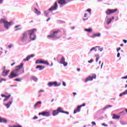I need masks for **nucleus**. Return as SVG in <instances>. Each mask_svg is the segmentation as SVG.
I'll return each instance as SVG.
<instances>
[{
    "label": "nucleus",
    "mask_w": 127,
    "mask_h": 127,
    "mask_svg": "<svg viewBox=\"0 0 127 127\" xmlns=\"http://www.w3.org/2000/svg\"><path fill=\"white\" fill-rule=\"evenodd\" d=\"M83 17H87V13L84 14Z\"/></svg>",
    "instance_id": "nucleus-64"
},
{
    "label": "nucleus",
    "mask_w": 127,
    "mask_h": 127,
    "mask_svg": "<svg viewBox=\"0 0 127 127\" xmlns=\"http://www.w3.org/2000/svg\"><path fill=\"white\" fill-rule=\"evenodd\" d=\"M120 118H121V116L113 114L112 119H113L114 120H119Z\"/></svg>",
    "instance_id": "nucleus-17"
},
{
    "label": "nucleus",
    "mask_w": 127,
    "mask_h": 127,
    "mask_svg": "<svg viewBox=\"0 0 127 127\" xmlns=\"http://www.w3.org/2000/svg\"><path fill=\"white\" fill-rule=\"evenodd\" d=\"M48 87H52V86H55V87H59L60 86H61V83L60 82L57 83V81L49 82L48 84Z\"/></svg>",
    "instance_id": "nucleus-6"
},
{
    "label": "nucleus",
    "mask_w": 127,
    "mask_h": 127,
    "mask_svg": "<svg viewBox=\"0 0 127 127\" xmlns=\"http://www.w3.org/2000/svg\"><path fill=\"white\" fill-rule=\"evenodd\" d=\"M95 49H96V48L93 47L92 49H90V52H92V51H93V50H95Z\"/></svg>",
    "instance_id": "nucleus-43"
},
{
    "label": "nucleus",
    "mask_w": 127,
    "mask_h": 127,
    "mask_svg": "<svg viewBox=\"0 0 127 127\" xmlns=\"http://www.w3.org/2000/svg\"><path fill=\"white\" fill-rule=\"evenodd\" d=\"M44 15L45 16H46V17H48V15L49 14V12L47 11H45L44 12Z\"/></svg>",
    "instance_id": "nucleus-26"
},
{
    "label": "nucleus",
    "mask_w": 127,
    "mask_h": 127,
    "mask_svg": "<svg viewBox=\"0 0 127 127\" xmlns=\"http://www.w3.org/2000/svg\"><path fill=\"white\" fill-rule=\"evenodd\" d=\"M57 111H58L59 114V113H62L63 114H66V115H69V112L62 110V108L61 107L58 108Z\"/></svg>",
    "instance_id": "nucleus-12"
},
{
    "label": "nucleus",
    "mask_w": 127,
    "mask_h": 127,
    "mask_svg": "<svg viewBox=\"0 0 127 127\" xmlns=\"http://www.w3.org/2000/svg\"><path fill=\"white\" fill-rule=\"evenodd\" d=\"M92 62H94V60L92 59L90 61H88V63H89L90 64H91V63H92Z\"/></svg>",
    "instance_id": "nucleus-32"
},
{
    "label": "nucleus",
    "mask_w": 127,
    "mask_h": 127,
    "mask_svg": "<svg viewBox=\"0 0 127 127\" xmlns=\"http://www.w3.org/2000/svg\"><path fill=\"white\" fill-rule=\"evenodd\" d=\"M84 31L88 32L89 33H91V32L93 31V29H92L91 28H89L88 29L85 28L84 29Z\"/></svg>",
    "instance_id": "nucleus-21"
},
{
    "label": "nucleus",
    "mask_w": 127,
    "mask_h": 127,
    "mask_svg": "<svg viewBox=\"0 0 127 127\" xmlns=\"http://www.w3.org/2000/svg\"><path fill=\"white\" fill-rule=\"evenodd\" d=\"M0 123H4V124H6L7 123V121L0 117Z\"/></svg>",
    "instance_id": "nucleus-20"
},
{
    "label": "nucleus",
    "mask_w": 127,
    "mask_h": 127,
    "mask_svg": "<svg viewBox=\"0 0 127 127\" xmlns=\"http://www.w3.org/2000/svg\"><path fill=\"white\" fill-rule=\"evenodd\" d=\"M35 55H31L30 56H29L30 58H32V57H34Z\"/></svg>",
    "instance_id": "nucleus-45"
},
{
    "label": "nucleus",
    "mask_w": 127,
    "mask_h": 127,
    "mask_svg": "<svg viewBox=\"0 0 127 127\" xmlns=\"http://www.w3.org/2000/svg\"><path fill=\"white\" fill-rule=\"evenodd\" d=\"M14 81H16L17 82H21V78H16L14 79Z\"/></svg>",
    "instance_id": "nucleus-30"
},
{
    "label": "nucleus",
    "mask_w": 127,
    "mask_h": 127,
    "mask_svg": "<svg viewBox=\"0 0 127 127\" xmlns=\"http://www.w3.org/2000/svg\"><path fill=\"white\" fill-rule=\"evenodd\" d=\"M123 42H124V43H127V40H123Z\"/></svg>",
    "instance_id": "nucleus-61"
},
{
    "label": "nucleus",
    "mask_w": 127,
    "mask_h": 127,
    "mask_svg": "<svg viewBox=\"0 0 127 127\" xmlns=\"http://www.w3.org/2000/svg\"><path fill=\"white\" fill-rule=\"evenodd\" d=\"M60 63V64H63L64 66V67H66V66H67V65H68V63L65 62V58H64V57L62 58Z\"/></svg>",
    "instance_id": "nucleus-11"
},
{
    "label": "nucleus",
    "mask_w": 127,
    "mask_h": 127,
    "mask_svg": "<svg viewBox=\"0 0 127 127\" xmlns=\"http://www.w3.org/2000/svg\"><path fill=\"white\" fill-rule=\"evenodd\" d=\"M43 64H46V65H47L48 66L49 65V63H48V62L47 61H43Z\"/></svg>",
    "instance_id": "nucleus-29"
},
{
    "label": "nucleus",
    "mask_w": 127,
    "mask_h": 127,
    "mask_svg": "<svg viewBox=\"0 0 127 127\" xmlns=\"http://www.w3.org/2000/svg\"><path fill=\"white\" fill-rule=\"evenodd\" d=\"M59 32H60V30L54 31H53V33L48 35L47 37L50 38H58L57 35H58V33H59Z\"/></svg>",
    "instance_id": "nucleus-5"
},
{
    "label": "nucleus",
    "mask_w": 127,
    "mask_h": 127,
    "mask_svg": "<svg viewBox=\"0 0 127 127\" xmlns=\"http://www.w3.org/2000/svg\"><path fill=\"white\" fill-rule=\"evenodd\" d=\"M57 9H58V4H57V1H56L54 5L50 8L48 10L49 11H53V10H57Z\"/></svg>",
    "instance_id": "nucleus-7"
},
{
    "label": "nucleus",
    "mask_w": 127,
    "mask_h": 127,
    "mask_svg": "<svg viewBox=\"0 0 127 127\" xmlns=\"http://www.w3.org/2000/svg\"><path fill=\"white\" fill-rule=\"evenodd\" d=\"M81 108L78 106H77V108L75 110H74V112L73 114H76V113H79V112H80V111H81Z\"/></svg>",
    "instance_id": "nucleus-19"
},
{
    "label": "nucleus",
    "mask_w": 127,
    "mask_h": 127,
    "mask_svg": "<svg viewBox=\"0 0 127 127\" xmlns=\"http://www.w3.org/2000/svg\"><path fill=\"white\" fill-rule=\"evenodd\" d=\"M37 119H38L37 116H35L34 118H33V120H37Z\"/></svg>",
    "instance_id": "nucleus-44"
},
{
    "label": "nucleus",
    "mask_w": 127,
    "mask_h": 127,
    "mask_svg": "<svg viewBox=\"0 0 127 127\" xmlns=\"http://www.w3.org/2000/svg\"><path fill=\"white\" fill-rule=\"evenodd\" d=\"M120 124L122 125V126H125V125H127V123L125 122H120Z\"/></svg>",
    "instance_id": "nucleus-33"
},
{
    "label": "nucleus",
    "mask_w": 127,
    "mask_h": 127,
    "mask_svg": "<svg viewBox=\"0 0 127 127\" xmlns=\"http://www.w3.org/2000/svg\"><path fill=\"white\" fill-rule=\"evenodd\" d=\"M120 56H121V54L120 53H118L117 54V57H118V58H119V57H120Z\"/></svg>",
    "instance_id": "nucleus-47"
},
{
    "label": "nucleus",
    "mask_w": 127,
    "mask_h": 127,
    "mask_svg": "<svg viewBox=\"0 0 127 127\" xmlns=\"http://www.w3.org/2000/svg\"><path fill=\"white\" fill-rule=\"evenodd\" d=\"M106 18L107 19V24H110L111 23V22H112V18H108V16H106Z\"/></svg>",
    "instance_id": "nucleus-23"
},
{
    "label": "nucleus",
    "mask_w": 127,
    "mask_h": 127,
    "mask_svg": "<svg viewBox=\"0 0 127 127\" xmlns=\"http://www.w3.org/2000/svg\"><path fill=\"white\" fill-rule=\"evenodd\" d=\"M22 67H23V63H21L20 65L16 66L17 69H14L10 72V74L8 75V78H9V79H13V78H15V77H17L19 75V73H18L19 70Z\"/></svg>",
    "instance_id": "nucleus-1"
},
{
    "label": "nucleus",
    "mask_w": 127,
    "mask_h": 127,
    "mask_svg": "<svg viewBox=\"0 0 127 127\" xmlns=\"http://www.w3.org/2000/svg\"><path fill=\"white\" fill-rule=\"evenodd\" d=\"M2 71H4V70H7V69H5V66H3V67L2 68Z\"/></svg>",
    "instance_id": "nucleus-55"
},
{
    "label": "nucleus",
    "mask_w": 127,
    "mask_h": 127,
    "mask_svg": "<svg viewBox=\"0 0 127 127\" xmlns=\"http://www.w3.org/2000/svg\"><path fill=\"white\" fill-rule=\"evenodd\" d=\"M34 108L35 109H37V104L36 103L35 105H34Z\"/></svg>",
    "instance_id": "nucleus-49"
},
{
    "label": "nucleus",
    "mask_w": 127,
    "mask_h": 127,
    "mask_svg": "<svg viewBox=\"0 0 127 127\" xmlns=\"http://www.w3.org/2000/svg\"><path fill=\"white\" fill-rule=\"evenodd\" d=\"M0 23H4V26L6 29H8L9 26L12 25V22H8L5 19H1L0 20Z\"/></svg>",
    "instance_id": "nucleus-3"
},
{
    "label": "nucleus",
    "mask_w": 127,
    "mask_h": 127,
    "mask_svg": "<svg viewBox=\"0 0 127 127\" xmlns=\"http://www.w3.org/2000/svg\"><path fill=\"white\" fill-rule=\"evenodd\" d=\"M102 126H104V127H108V125H106L105 123L102 124Z\"/></svg>",
    "instance_id": "nucleus-60"
},
{
    "label": "nucleus",
    "mask_w": 127,
    "mask_h": 127,
    "mask_svg": "<svg viewBox=\"0 0 127 127\" xmlns=\"http://www.w3.org/2000/svg\"><path fill=\"white\" fill-rule=\"evenodd\" d=\"M36 30V29L28 30L30 40H35L36 39V35L34 33Z\"/></svg>",
    "instance_id": "nucleus-2"
},
{
    "label": "nucleus",
    "mask_w": 127,
    "mask_h": 127,
    "mask_svg": "<svg viewBox=\"0 0 127 127\" xmlns=\"http://www.w3.org/2000/svg\"><path fill=\"white\" fill-rule=\"evenodd\" d=\"M1 81H6V79H4V78H1Z\"/></svg>",
    "instance_id": "nucleus-62"
},
{
    "label": "nucleus",
    "mask_w": 127,
    "mask_h": 127,
    "mask_svg": "<svg viewBox=\"0 0 127 127\" xmlns=\"http://www.w3.org/2000/svg\"><path fill=\"white\" fill-rule=\"evenodd\" d=\"M109 124H110V125H114V122H113V121H110V122H109Z\"/></svg>",
    "instance_id": "nucleus-52"
},
{
    "label": "nucleus",
    "mask_w": 127,
    "mask_h": 127,
    "mask_svg": "<svg viewBox=\"0 0 127 127\" xmlns=\"http://www.w3.org/2000/svg\"><path fill=\"white\" fill-rule=\"evenodd\" d=\"M95 57H97V58H100V55H95Z\"/></svg>",
    "instance_id": "nucleus-54"
},
{
    "label": "nucleus",
    "mask_w": 127,
    "mask_h": 127,
    "mask_svg": "<svg viewBox=\"0 0 127 127\" xmlns=\"http://www.w3.org/2000/svg\"><path fill=\"white\" fill-rule=\"evenodd\" d=\"M120 114H122V115L125 116V115H126V112H125V111H122V112H120Z\"/></svg>",
    "instance_id": "nucleus-39"
},
{
    "label": "nucleus",
    "mask_w": 127,
    "mask_h": 127,
    "mask_svg": "<svg viewBox=\"0 0 127 127\" xmlns=\"http://www.w3.org/2000/svg\"><path fill=\"white\" fill-rule=\"evenodd\" d=\"M30 59V57L29 56L27 57V58L24 59V61H28Z\"/></svg>",
    "instance_id": "nucleus-31"
},
{
    "label": "nucleus",
    "mask_w": 127,
    "mask_h": 127,
    "mask_svg": "<svg viewBox=\"0 0 127 127\" xmlns=\"http://www.w3.org/2000/svg\"><path fill=\"white\" fill-rule=\"evenodd\" d=\"M124 95H127V90L124 92Z\"/></svg>",
    "instance_id": "nucleus-53"
},
{
    "label": "nucleus",
    "mask_w": 127,
    "mask_h": 127,
    "mask_svg": "<svg viewBox=\"0 0 127 127\" xmlns=\"http://www.w3.org/2000/svg\"><path fill=\"white\" fill-rule=\"evenodd\" d=\"M63 85H64V87H66V83L64 81H63Z\"/></svg>",
    "instance_id": "nucleus-40"
},
{
    "label": "nucleus",
    "mask_w": 127,
    "mask_h": 127,
    "mask_svg": "<svg viewBox=\"0 0 127 127\" xmlns=\"http://www.w3.org/2000/svg\"><path fill=\"white\" fill-rule=\"evenodd\" d=\"M5 98L4 99V102H5V101H7V100H8L9 99L7 96H6Z\"/></svg>",
    "instance_id": "nucleus-37"
},
{
    "label": "nucleus",
    "mask_w": 127,
    "mask_h": 127,
    "mask_svg": "<svg viewBox=\"0 0 127 127\" xmlns=\"http://www.w3.org/2000/svg\"><path fill=\"white\" fill-rule=\"evenodd\" d=\"M120 50H121V47H119V48H118V49H117V52H119V51H120Z\"/></svg>",
    "instance_id": "nucleus-58"
},
{
    "label": "nucleus",
    "mask_w": 127,
    "mask_h": 127,
    "mask_svg": "<svg viewBox=\"0 0 127 127\" xmlns=\"http://www.w3.org/2000/svg\"><path fill=\"white\" fill-rule=\"evenodd\" d=\"M43 116V112H42V113H39V116Z\"/></svg>",
    "instance_id": "nucleus-50"
},
{
    "label": "nucleus",
    "mask_w": 127,
    "mask_h": 127,
    "mask_svg": "<svg viewBox=\"0 0 127 127\" xmlns=\"http://www.w3.org/2000/svg\"><path fill=\"white\" fill-rule=\"evenodd\" d=\"M96 77H97L96 74H95L94 76H89L88 77H87L85 79V82L87 83V82H88V81H92L93 79H96Z\"/></svg>",
    "instance_id": "nucleus-10"
},
{
    "label": "nucleus",
    "mask_w": 127,
    "mask_h": 127,
    "mask_svg": "<svg viewBox=\"0 0 127 127\" xmlns=\"http://www.w3.org/2000/svg\"><path fill=\"white\" fill-rule=\"evenodd\" d=\"M43 115L44 117H50V113L49 112H43Z\"/></svg>",
    "instance_id": "nucleus-18"
},
{
    "label": "nucleus",
    "mask_w": 127,
    "mask_h": 127,
    "mask_svg": "<svg viewBox=\"0 0 127 127\" xmlns=\"http://www.w3.org/2000/svg\"><path fill=\"white\" fill-rule=\"evenodd\" d=\"M98 50H100V51L101 52H102V51H103V50H104V49H103L102 48H101L99 49Z\"/></svg>",
    "instance_id": "nucleus-46"
},
{
    "label": "nucleus",
    "mask_w": 127,
    "mask_h": 127,
    "mask_svg": "<svg viewBox=\"0 0 127 127\" xmlns=\"http://www.w3.org/2000/svg\"><path fill=\"white\" fill-rule=\"evenodd\" d=\"M86 106V104L83 103L82 105L79 106L80 108H82V107H85Z\"/></svg>",
    "instance_id": "nucleus-36"
},
{
    "label": "nucleus",
    "mask_w": 127,
    "mask_h": 127,
    "mask_svg": "<svg viewBox=\"0 0 127 127\" xmlns=\"http://www.w3.org/2000/svg\"><path fill=\"white\" fill-rule=\"evenodd\" d=\"M58 3L60 5V7H62L64 5L67 4L68 2H66V0H58Z\"/></svg>",
    "instance_id": "nucleus-8"
},
{
    "label": "nucleus",
    "mask_w": 127,
    "mask_h": 127,
    "mask_svg": "<svg viewBox=\"0 0 127 127\" xmlns=\"http://www.w3.org/2000/svg\"><path fill=\"white\" fill-rule=\"evenodd\" d=\"M104 65V63H102L101 65V69H102L103 68V65Z\"/></svg>",
    "instance_id": "nucleus-57"
},
{
    "label": "nucleus",
    "mask_w": 127,
    "mask_h": 127,
    "mask_svg": "<svg viewBox=\"0 0 127 127\" xmlns=\"http://www.w3.org/2000/svg\"><path fill=\"white\" fill-rule=\"evenodd\" d=\"M35 10V13H36L38 15H40L41 12L40 11H38V10L36 8H34Z\"/></svg>",
    "instance_id": "nucleus-22"
},
{
    "label": "nucleus",
    "mask_w": 127,
    "mask_h": 127,
    "mask_svg": "<svg viewBox=\"0 0 127 127\" xmlns=\"http://www.w3.org/2000/svg\"><path fill=\"white\" fill-rule=\"evenodd\" d=\"M10 87H17V85H11Z\"/></svg>",
    "instance_id": "nucleus-56"
},
{
    "label": "nucleus",
    "mask_w": 127,
    "mask_h": 127,
    "mask_svg": "<svg viewBox=\"0 0 127 127\" xmlns=\"http://www.w3.org/2000/svg\"><path fill=\"white\" fill-rule=\"evenodd\" d=\"M42 104V102H41V101H38V102H37V103H36V104L37 105H38V104Z\"/></svg>",
    "instance_id": "nucleus-41"
},
{
    "label": "nucleus",
    "mask_w": 127,
    "mask_h": 127,
    "mask_svg": "<svg viewBox=\"0 0 127 127\" xmlns=\"http://www.w3.org/2000/svg\"><path fill=\"white\" fill-rule=\"evenodd\" d=\"M8 48H9V49H10V48H11L12 47V45H9V46H8Z\"/></svg>",
    "instance_id": "nucleus-51"
},
{
    "label": "nucleus",
    "mask_w": 127,
    "mask_h": 127,
    "mask_svg": "<svg viewBox=\"0 0 127 127\" xmlns=\"http://www.w3.org/2000/svg\"><path fill=\"white\" fill-rule=\"evenodd\" d=\"M11 127H22L20 126V125H14L13 126H11Z\"/></svg>",
    "instance_id": "nucleus-35"
},
{
    "label": "nucleus",
    "mask_w": 127,
    "mask_h": 127,
    "mask_svg": "<svg viewBox=\"0 0 127 127\" xmlns=\"http://www.w3.org/2000/svg\"><path fill=\"white\" fill-rule=\"evenodd\" d=\"M101 36V33H98L97 34H94L92 36H91L92 38H96V37H100Z\"/></svg>",
    "instance_id": "nucleus-14"
},
{
    "label": "nucleus",
    "mask_w": 127,
    "mask_h": 127,
    "mask_svg": "<svg viewBox=\"0 0 127 127\" xmlns=\"http://www.w3.org/2000/svg\"><path fill=\"white\" fill-rule=\"evenodd\" d=\"M28 35L29 33L28 31H26L22 33V36L21 37V41L22 42H26L28 40Z\"/></svg>",
    "instance_id": "nucleus-4"
},
{
    "label": "nucleus",
    "mask_w": 127,
    "mask_h": 127,
    "mask_svg": "<svg viewBox=\"0 0 127 127\" xmlns=\"http://www.w3.org/2000/svg\"><path fill=\"white\" fill-rule=\"evenodd\" d=\"M32 80H33V81H34L35 82H37V81L38 80V79L36 77L34 76H32Z\"/></svg>",
    "instance_id": "nucleus-27"
},
{
    "label": "nucleus",
    "mask_w": 127,
    "mask_h": 127,
    "mask_svg": "<svg viewBox=\"0 0 127 127\" xmlns=\"http://www.w3.org/2000/svg\"><path fill=\"white\" fill-rule=\"evenodd\" d=\"M45 68V66L43 65H37L36 67V69H39L40 71H41V70H43Z\"/></svg>",
    "instance_id": "nucleus-16"
},
{
    "label": "nucleus",
    "mask_w": 127,
    "mask_h": 127,
    "mask_svg": "<svg viewBox=\"0 0 127 127\" xmlns=\"http://www.w3.org/2000/svg\"><path fill=\"white\" fill-rule=\"evenodd\" d=\"M41 92H44V90H40L39 91V93H41Z\"/></svg>",
    "instance_id": "nucleus-63"
},
{
    "label": "nucleus",
    "mask_w": 127,
    "mask_h": 127,
    "mask_svg": "<svg viewBox=\"0 0 127 127\" xmlns=\"http://www.w3.org/2000/svg\"><path fill=\"white\" fill-rule=\"evenodd\" d=\"M58 114H59V113L58 112V110H54L53 112V116L54 117H55V116H57V115H58Z\"/></svg>",
    "instance_id": "nucleus-24"
},
{
    "label": "nucleus",
    "mask_w": 127,
    "mask_h": 127,
    "mask_svg": "<svg viewBox=\"0 0 127 127\" xmlns=\"http://www.w3.org/2000/svg\"><path fill=\"white\" fill-rule=\"evenodd\" d=\"M86 11H87L88 12H89V13H91L92 10L90 8H89L86 10Z\"/></svg>",
    "instance_id": "nucleus-34"
},
{
    "label": "nucleus",
    "mask_w": 127,
    "mask_h": 127,
    "mask_svg": "<svg viewBox=\"0 0 127 127\" xmlns=\"http://www.w3.org/2000/svg\"><path fill=\"white\" fill-rule=\"evenodd\" d=\"M8 73H9V70H2L1 75L3 77H6V76H7V75H8Z\"/></svg>",
    "instance_id": "nucleus-13"
},
{
    "label": "nucleus",
    "mask_w": 127,
    "mask_h": 127,
    "mask_svg": "<svg viewBox=\"0 0 127 127\" xmlns=\"http://www.w3.org/2000/svg\"><path fill=\"white\" fill-rule=\"evenodd\" d=\"M91 124L92 125V126H96V123L95 122H92L91 123Z\"/></svg>",
    "instance_id": "nucleus-42"
},
{
    "label": "nucleus",
    "mask_w": 127,
    "mask_h": 127,
    "mask_svg": "<svg viewBox=\"0 0 127 127\" xmlns=\"http://www.w3.org/2000/svg\"><path fill=\"white\" fill-rule=\"evenodd\" d=\"M123 96H125V94H124V92L121 93V94L119 95V97H123Z\"/></svg>",
    "instance_id": "nucleus-38"
},
{
    "label": "nucleus",
    "mask_w": 127,
    "mask_h": 127,
    "mask_svg": "<svg viewBox=\"0 0 127 127\" xmlns=\"http://www.w3.org/2000/svg\"><path fill=\"white\" fill-rule=\"evenodd\" d=\"M112 107H113V106L112 105H108V106L105 107L103 109V111L108 109V108H112Z\"/></svg>",
    "instance_id": "nucleus-28"
},
{
    "label": "nucleus",
    "mask_w": 127,
    "mask_h": 127,
    "mask_svg": "<svg viewBox=\"0 0 127 127\" xmlns=\"http://www.w3.org/2000/svg\"><path fill=\"white\" fill-rule=\"evenodd\" d=\"M122 79H127V75H126V76L122 77Z\"/></svg>",
    "instance_id": "nucleus-48"
},
{
    "label": "nucleus",
    "mask_w": 127,
    "mask_h": 127,
    "mask_svg": "<svg viewBox=\"0 0 127 127\" xmlns=\"http://www.w3.org/2000/svg\"><path fill=\"white\" fill-rule=\"evenodd\" d=\"M11 104H12V101L8 102L7 104H4V106L6 107V109H9Z\"/></svg>",
    "instance_id": "nucleus-15"
},
{
    "label": "nucleus",
    "mask_w": 127,
    "mask_h": 127,
    "mask_svg": "<svg viewBox=\"0 0 127 127\" xmlns=\"http://www.w3.org/2000/svg\"><path fill=\"white\" fill-rule=\"evenodd\" d=\"M118 10L117 9H108L105 13L107 15H110V14H112V13H114V12H116Z\"/></svg>",
    "instance_id": "nucleus-9"
},
{
    "label": "nucleus",
    "mask_w": 127,
    "mask_h": 127,
    "mask_svg": "<svg viewBox=\"0 0 127 127\" xmlns=\"http://www.w3.org/2000/svg\"><path fill=\"white\" fill-rule=\"evenodd\" d=\"M36 64H43V61L38 60L36 61Z\"/></svg>",
    "instance_id": "nucleus-25"
},
{
    "label": "nucleus",
    "mask_w": 127,
    "mask_h": 127,
    "mask_svg": "<svg viewBox=\"0 0 127 127\" xmlns=\"http://www.w3.org/2000/svg\"><path fill=\"white\" fill-rule=\"evenodd\" d=\"M99 59H100V58H97L96 59V62H98V61H99Z\"/></svg>",
    "instance_id": "nucleus-59"
}]
</instances>
